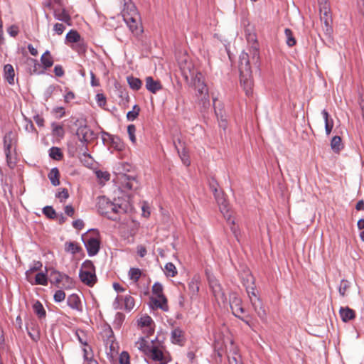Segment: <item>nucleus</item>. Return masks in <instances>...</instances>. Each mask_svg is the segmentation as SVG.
I'll use <instances>...</instances> for the list:
<instances>
[{"instance_id": "obj_49", "label": "nucleus", "mask_w": 364, "mask_h": 364, "mask_svg": "<svg viewBox=\"0 0 364 364\" xmlns=\"http://www.w3.org/2000/svg\"><path fill=\"white\" fill-rule=\"evenodd\" d=\"M96 102L99 107L104 108L107 103V99L104 94L97 93L95 97Z\"/></svg>"}, {"instance_id": "obj_7", "label": "nucleus", "mask_w": 364, "mask_h": 364, "mask_svg": "<svg viewBox=\"0 0 364 364\" xmlns=\"http://www.w3.org/2000/svg\"><path fill=\"white\" fill-rule=\"evenodd\" d=\"M178 63L182 75L186 80H188L189 78L192 79L195 77L196 72L194 65L186 55H184L181 58H179L178 60Z\"/></svg>"}, {"instance_id": "obj_58", "label": "nucleus", "mask_w": 364, "mask_h": 364, "mask_svg": "<svg viewBox=\"0 0 364 364\" xmlns=\"http://www.w3.org/2000/svg\"><path fill=\"white\" fill-rule=\"evenodd\" d=\"M46 6L52 9L54 5L63 6V0H45Z\"/></svg>"}, {"instance_id": "obj_46", "label": "nucleus", "mask_w": 364, "mask_h": 364, "mask_svg": "<svg viewBox=\"0 0 364 364\" xmlns=\"http://www.w3.org/2000/svg\"><path fill=\"white\" fill-rule=\"evenodd\" d=\"M53 128V134L57 136L63 137L65 134V132L63 126L58 124L55 122L51 124Z\"/></svg>"}, {"instance_id": "obj_5", "label": "nucleus", "mask_w": 364, "mask_h": 364, "mask_svg": "<svg viewBox=\"0 0 364 364\" xmlns=\"http://www.w3.org/2000/svg\"><path fill=\"white\" fill-rule=\"evenodd\" d=\"M242 301L236 293H232L230 295V306L232 314L242 321L249 326H250V316L249 314L242 316L241 314L245 313V309L242 307Z\"/></svg>"}, {"instance_id": "obj_26", "label": "nucleus", "mask_w": 364, "mask_h": 364, "mask_svg": "<svg viewBox=\"0 0 364 364\" xmlns=\"http://www.w3.org/2000/svg\"><path fill=\"white\" fill-rule=\"evenodd\" d=\"M48 177L54 186L60 184V172L57 167L53 168L48 174Z\"/></svg>"}, {"instance_id": "obj_22", "label": "nucleus", "mask_w": 364, "mask_h": 364, "mask_svg": "<svg viewBox=\"0 0 364 364\" xmlns=\"http://www.w3.org/2000/svg\"><path fill=\"white\" fill-rule=\"evenodd\" d=\"M149 357L154 361L160 362L161 364H167L168 362V360L166 356H164L163 352L157 346H154L151 350Z\"/></svg>"}, {"instance_id": "obj_63", "label": "nucleus", "mask_w": 364, "mask_h": 364, "mask_svg": "<svg viewBox=\"0 0 364 364\" xmlns=\"http://www.w3.org/2000/svg\"><path fill=\"white\" fill-rule=\"evenodd\" d=\"M18 32V27L16 25H12L8 28V33L12 37H16Z\"/></svg>"}, {"instance_id": "obj_21", "label": "nucleus", "mask_w": 364, "mask_h": 364, "mask_svg": "<svg viewBox=\"0 0 364 364\" xmlns=\"http://www.w3.org/2000/svg\"><path fill=\"white\" fill-rule=\"evenodd\" d=\"M103 134L107 135V139H109V143H110L111 146L115 150L122 151L124 149V147H125L124 144L119 136L112 135L109 133H103Z\"/></svg>"}, {"instance_id": "obj_43", "label": "nucleus", "mask_w": 364, "mask_h": 364, "mask_svg": "<svg viewBox=\"0 0 364 364\" xmlns=\"http://www.w3.org/2000/svg\"><path fill=\"white\" fill-rule=\"evenodd\" d=\"M43 213L49 219L57 218V213L52 206L47 205L43 208Z\"/></svg>"}, {"instance_id": "obj_28", "label": "nucleus", "mask_w": 364, "mask_h": 364, "mask_svg": "<svg viewBox=\"0 0 364 364\" xmlns=\"http://www.w3.org/2000/svg\"><path fill=\"white\" fill-rule=\"evenodd\" d=\"M41 63L44 69H48L53 65V59L50 55V51L46 50L41 58Z\"/></svg>"}, {"instance_id": "obj_42", "label": "nucleus", "mask_w": 364, "mask_h": 364, "mask_svg": "<svg viewBox=\"0 0 364 364\" xmlns=\"http://www.w3.org/2000/svg\"><path fill=\"white\" fill-rule=\"evenodd\" d=\"M350 288V282L346 279H342L341 281L338 292L342 297H344L346 294V291Z\"/></svg>"}, {"instance_id": "obj_36", "label": "nucleus", "mask_w": 364, "mask_h": 364, "mask_svg": "<svg viewBox=\"0 0 364 364\" xmlns=\"http://www.w3.org/2000/svg\"><path fill=\"white\" fill-rule=\"evenodd\" d=\"M102 337L106 338L107 342H112V338H114V333L109 324H105L103 326V331L102 332Z\"/></svg>"}, {"instance_id": "obj_19", "label": "nucleus", "mask_w": 364, "mask_h": 364, "mask_svg": "<svg viewBox=\"0 0 364 364\" xmlns=\"http://www.w3.org/2000/svg\"><path fill=\"white\" fill-rule=\"evenodd\" d=\"M122 186L128 190H136L139 188V183L134 176L124 174L123 176Z\"/></svg>"}, {"instance_id": "obj_25", "label": "nucleus", "mask_w": 364, "mask_h": 364, "mask_svg": "<svg viewBox=\"0 0 364 364\" xmlns=\"http://www.w3.org/2000/svg\"><path fill=\"white\" fill-rule=\"evenodd\" d=\"M321 114L323 115V117L324 119V121H325V131H326V134L327 135H329L331 134V132H332V129H333V120L332 118H331L328 112L326 110V109H323L322 112H321Z\"/></svg>"}, {"instance_id": "obj_62", "label": "nucleus", "mask_w": 364, "mask_h": 364, "mask_svg": "<svg viewBox=\"0 0 364 364\" xmlns=\"http://www.w3.org/2000/svg\"><path fill=\"white\" fill-rule=\"evenodd\" d=\"M53 29L58 35H61L64 32L65 27L62 23H56L53 26Z\"/></svg>"}, {"instance_id": "obj_57", "label": "nucleus", "mask_w": 364, "mask_h": 364, "mask_svg": "<svg viewBox=\"0 0 364 364\" xmlns=\"http://www.w3.org/2000/svg\"><path fill=\"white\" fill-rule=\"evenodd\" d=\"M96 176L100 179H103L105 181H107L110 178V174L107 171H102L101 170H98L95 172Z\"/></svg>"}, {"instance_id": "obj_39", "label": "nucleus", "mask_w": 364, "mask_h": 364, "mask_svg": "<svg viewBox=\"0 0 364 364\" xmlns=\"http://www.w3.org/2000/svg\"><path fill=\"white\" fill-rule=\"evenodd\" d=\"M66 41L70 43H78L80 40V35L77 31L70 30L66 35Z\"/></svg>"}, {"instance_id": "obj_11", "label": "nucleus", "mask_w": 364, "mask_h": 364, "mask_svg": "<svg viewBox=\"0 0 364 364\" xmlns=\"http://www.w3.org/2000/svg\"><path fill=\"white\" fill-rule=\"evenodd\" d=\"M12 132H9L6 133L4 137V153L6 155V162L10 167H13L15 164L14 161H12L11 159V146H12Z\"/></svg>"}, {"instance_id": "obj_48", "label": "nucleus", "mask_w": 364, "mask_h": 364, "mask_svg": "<svg viewBox=\"0 0 364 364\" xmlns=\"http://www.w3.org/2000/svg\"><path fill=\"white\" fill-rule=\"evenodd\" d=\"M152 293L156 295L157 297L160 296H165L163 294V286L159 282H155L152 286Z\"/></svg>"}, {"instance_id": "obj_53", "label": "nucleus", "mask_w": 364, "mask_h": 364, "mask_svg": "<svg viewBox=\"0 0 364 364\" xmlns=\"http://www.w3.org/2000/svg\"><path fill=\"white\" fill-rule=\"evenodd\" d=\"M135 132H136V127L134 124H129L127 127V132H128L129 139L133 143L136 142Z\"/></svg>"}, {"instance_id": "obj_16", "label": "nucleus", "mask_w": 364, "mask_h": 364, "mask_svg": "<svg viewBox=\"0 0 364 364\" xmlns=\"http://www.w3.org/2000/svg\"><path fill=\"white\" fill-rule=\"evenodd\" d=\"M145 86L148 91L151 93H156L158 91L162 90L163 87L159 80H155L151 76H148L145 79Z\"/></svg>"}, {"instance_id": "obj_34", "label": "nucleus", "mask_w": 364, "mask_h": 364, "mask_svg": "<svg viewBox=\"0 0 364 364\" xmlns=\"http://www.w3.org/2000/svg\"><path fill=\"white\" fill-rule=\"evenodd\" d=\"M174 146H175V148L177 150L178 154L181 161H183V164H185L187 166H189L191 161H190L189 155H188V153L186 149L183 148L182 150L180 151L178 149L176 142H174Z\"/></svg>"}, {"instance_id": "obj_8", "label": "nucleus", "mask_w": 364, "mask_h": 364, "mask_svg": "<svg viewBox=\"0 0 364 364\" xmlns=\"http://www.w3.org/2000/svg\"><path fill=\"white\" fill-rule=\"evenodd\" d=\"M82 240L90 257L96 255L100 248V241L97 237L82 236Z\"/></svg>"}, {"instance_id": "obj_10", "label": "nucleus", "mask_w": 364, "mask_h": 364, "mask_svg": "<svg viewBox=\"0 0 364 364\" xmlns=\"http://www.w3.org/2000/svg\"><path fill=\"white\" fill-rule=\"evenodd\" d=\"M76 134L80 141L87 143L97 137L96 134L87 125L80 126L77 128Z\"/></svg>"}, {"instance_id": "obj_29", "label": "nucleus", "mask_w": 364, "mask_h": 364, "mask_svg": "<svg viewBox=\"0 0 364 364\" xmlns=\"http://www.w3.org/2000/svg\"><path fill=\"white\" fill-rule=\"evenodd\" d=\"M331 149L335 153H339L343 149L341 138L339 136H334L331 141Z\"/></svg>"}, {"instance_id": "obj_9", "label": "nucleus", "mask_w": 364, "mask_h": 364, "mask_svg": "<svg viewBox=\"0 0 364 364\" xmlns=\"http://www.w3.org/2000/svg\"><path fill=\"white\" fill-rule=\"evenodd\" d=\"M124 21L134 36H138L141 34L143 29L140 15H136V16H129L127 15V18L124 19Z\"/></svg>"}, {"instance_id": "obj_51", "label": "nucleus", "mask_w": 364, "mask_h": 364, "mask_svg": "<svg viewBox=\"0 0 364 364\" xmlns=\"http://www.w3.org/2000/svg\"><path fill=\"white\" fill-rule=\"evenodd\" d=\"M250 53L252 55V60L255 63H257L259 57V49L257 45L252 46L250 49Z\"/></svg>"}, {"instance_id": "obj_55", "label": "nucleus", "mask_w": 364, "mask_h": 364, "mask_svg": "<svg viewBox=\"0 0 364 364\" xmlns=\"http://www.w3.org/2000/svg\"><path fill=\"white\" fill-rule=\"evenodd\" d=\"M54 301L55 302H61L65 299V293L61 290H57L53 296Z\"/></svg>"}, {"instance_id": "obj_41", "label": "nucleus", "mask_w": 364, "mask_h": 364, "mask_svg": "<svg viewBox=\"0 0 364 364\" xmlns=\"http://www.w3.org/2000/svg\"><path fill=\"white\" fill-rule=\"evenodd\" d=\"M124 309L127 311H130L134 307V299L130 295H127L124 298Z\"/></svg>"}, {"instance_id": "obj_60", "label": "nucleus", "mask_w": 364, "mask_h": 364, "mask_svg": "<svg viewBox=\"0 0 364 364\" xmlns=\"http://www.w3.org/2000/svg\"><path fill=\"white\" fill-rule=\"evenodd\" d=\"M82 351L84 360H88L89 357H94L93 351L90 346H88V348H84Z\"/></svg>"}, {"instance_id": "obj_15", "label": "nucleus", "mask_w": 364, "mask_h": 364, "mask_svg": "<svg viewBox=\"0 0 364 364\" xmlns=\"http://www.w3.org/2000/svg\"><path fill=\"white\" fill-rule=\"evenodd\" d=\"M136 346L139 350L142 351L146 355L149 356L151 353V350L154 348V341H151V343L143 337H141L139 341L135 343Z\"/></svg>"}, {"instance_id": "obj_38", "label": "nucleus", "mask_w": 364, "mask_h": 364, "mask_svg": "<svg viewBox=\"0 0 364 364\" xmlns=\"http://www.w3.org/2000/svg\"><path fill=\"white\" fill-rule=\"evenodd\" d=\"M284 35L286 37V43L289 47H292L296 45V41L293 35V32L290 28H285Z\"/></svg>"}, {"instance_id": "obj_37", "label": "nucleus", "mask_w": 364, "mask_h": 364, "mask_svg": "<svg viewBox=\"0 0 364 364\" xmlns=\"http://www.w3.org/2000/svg\"><path fill=\"white\" fill-rule=\"evenodd\" d=\"M62 282L60 288H64L66 289H72L74 287V282L73 279L69 277L68 274L63 273L62 274Z\"/></svg>"}, {"instance_id": "obj_6", "label": "nucleus", "mask_w": 364, "mask_h": 364, "mask_svg": "<svg viewBox=\"0 0 364 364\" xmlns=\"http://www.w3.org/2000/svg\"><path fill=\"white\" fill-rule=\"evenodd\" d=\"M246 291L255 311L261 319H264L267 314L266 311L263 307L262 300L258 295L255 287H246Z\"/></svg>"}, {"instance_id": "obj_50", "label": "nucleus", "mask_w": 364, "mask_h": 364, "mask_svg": "<svg viewBox=\"0 0 364 364\" xmlns=\"http://www.w3.org/2000/svg\"><path fill=\"white\" fill-rule=\"evenodd\" d=\"M55 197L60 199V201L62 203L65 200L69 198V193L67 188H62L60 191L58 192L55 194Z\"/></svg>"}, {"instance_id": "obj_45", "label": "nucleus", "mask_w": 364, "mask_h": 364, "mask_svg": "<svg viewBox=\"0 0 364 364\" xmlns=\"http://www.w3.org/2000/svg\"><path fill=\"white\" fill-rule=\"evenodd\" d=\"M141 275V271L139 268H131L129 271V279L134 281L135 282H138L140 277Z\"/></svg>"}, {"instance_id": "obj_35", "label": "nucleus", "mask_w": 364, "mask_h": 364, "mask_svg": "<svg viewBox=\"0 0 364 364\" xmlns=\"http://www.w3.org/2000/svg\"><path fill=\"white\" fill-rule=\"evenodd\" d=\"M48 284L47 274L43 272L37 273L33 282V285H43Z\"/></svg>"}, {"instance_id": "obj_27", "label": "nucleus", "mask_w": 364, "mask_h": 364, "mask_svg": "<svg viewBox=\"0 0 364 364\" xmlns=\"http://www.w3.org/2000/svg\"><path fill=\"white\" fill-rule=\"evenodd\" d=\"M33 310L34 313L37 315V316L41 319L44 318L46 316V311L41 304V302L38 300H36L33 304Z\"/></svg>"}, {"instance_id": "obj_31", "label": "nucleus", "mask_w": 364, "mask_h": 364, "mask_svg": "<svg viewBox=\"0 0 364 364\" xmlns=\"http://www.w3.org/2000/svg\"><path fill=\"white\" fill-rule=\"evenodd\" d=\"M49 156L55 161H60L63 159V153L59 147L52 146L49 151Z\"/></svg>"}, {"instance_id": "obj_4", "label": "nucleus", "mask_w": 364, "mask_h": 364, "mask_svg": "<svg viewBox=\"0 0 364 364\" xmlns=\"http://www.w3.org/2000/svg\"><path fill=\"white\" fill-rule=\"evenodd\" d=\"M80 281L88 287H93L97 282L95 267L91 260H85L79 272Z\"/></svg>"}, {"instance_id": "obj_32", "label": "nucleus", "mask_w": 364, "mask_h": 364, "mask_svg": "<svg viewBox=\"0 0 364 364\" xmlns=\"http://www.w3.org/2000/svg\"><path fill=\"white\" fill-rule=\"evenodd\" d=\"M82 248L75 242H66L65 243V251L67 252H70L73 255H75L78 253Z\"/></svg>"}, {"instance_id": "obj_24", "label": "nucleus", "mask_w": 364, "mask_h": 364, "mask_svg": "<svg viewBox=\"0 0 364 364\" xmlns=\"http://www.w3.org/2000/svg\"><path fill=\"white\" fill-rule=\"evenodd\" d=\"M62 272L53 269L49 275V280L52 284H54L56 287L60 288L62 282Z\"/></svg>"}, {"instance_id": "obj_61", "label": "nucleus", "mask_w": 364, "mask_h": 364, "mask_svg": "<svg viewBox=\"0 0 364 364\" xmlns=\"http://www.w3.org/2000/svg\"><path fill=\"white\" fill-rule=\"evenodd\" d=\"M76 336L79 341V342L82 344L83 346H87V342L85 339H84L82 336H81V334L85 336V332L83 331H77L76 333Z\"/></svg>"}, {"instance_id": "obj_54", "label": "nucleus", "mask_w": 364, "mask_h": 364, "mask_svg": "<svg viewBox=\"0 0 364 364\" xmlns=\"http://www.w3.org/2000/svg\"><path fill=\"white\" fill-rule=\"evenodd\" d=\"M129 355L127 351H122L119 355V362L120 364H130Z\"/></svg>"}, {"instance_id": "obj_14", "label": "nucleus", "mask_w": 364, "mask_h": 364, "mask_svg": "<svg viewBox=\"0 0 364 364\" xmlns=\"http://www.w3.org/2000/svg\"><path fill=\"white\" fill-rule=\"evenodd\" d=\"M150 306L152 309H160L164 311H167L168 310L167 299L165 296H156V298L151 297Z\"/></svg>"}, {"instance_id": "obj_3", "label": "nucleus", "mask_w": 364, "mask_h": 364, "mask_svg": "<svg viewBox=\"0 0 364 364\" xmlns=\"http://www.w3.org/2000/svg\"><path fill=\"white\" fill-rule=\"evenodd\" d=\"M210 188L212 191V192L214 194L215 198L220 207V210L221 213L224 215L225 217L228 216L227 221L228 223L231 225L230 230L232 232L233 235H235V238L237 241H240L239 240V235L240 232L237 228V227L235 225V221L231 219L230 215L228 214V204L226 200V199L224 197V195L223 193L219 191L218 190V183L215 180H212L209 183Z\"/></svg>"}, {"instance_id": "obj_12", "label": "nucleus", "mask_w": 364, "mask_h": 364, "mask_svg": "<svg viewBox=\"0 0 364 364\" xmlns=\"http://www.w3.org/2000/svg\"><path fill=\"white\" fill-rule=\"evenodd\" d=\"M319 11L321 14V21H323L325 24L326 31L331 30L332 17L331 14L330 4H325V3H323V6H321L319 8Z\"/></svg>"}, {"instance_id": "obj_2", "label": "nucleus", "mask_w": 364, "mask_h": 364, "mask_svg": "<svg viewBox=\"0 0 364 364\" xmlns=\"http://www.w3.org/2000/svg\"><path fill=\"white\" fill-rule=\"evenodd\" d=\"M97 208L101 215L113 221L119 220V215L126 212V210L121 205L112 202L105 196L98 197Z\"/></svg>"}, {"instance_id": "obj_59", "label": "nucleus", "mask_w": 364, "mask_h": 364, "mask_svg": "<svg viewBox=\"0 0 364 364\" xmlns=\"http://www.w3.org/2000/svg\"><path fill=\"white\" fill-rule=\"evenodd\" d=\"M43 267V264L40 261H34L33 265L28 269V272H34L41 270Z\"/></svg>"}, {"instance_id": "obj_1", "label": "nucleus", "mask_w": 364, "mask_h": 364, "mask_svg": "<svg viewBox=\"0 0 364 364\" xmlns=\"http://www.w3.org/2000/svg\"><path fill=\"white\" fill-rule=\"evenodd\" d=\"M239 71L240 85L243 87L246 95L250 96L253 91V80L249 54L245 52H242L240 55Z\"/></svg>"}, {"instance_id": "obj_23", "label": "nucleus", "mask_w": 364, "mask_h": 364, "mask_svg": "<svg viewBox=\"0 0 364 364\" xmlns=\"http://www.w3.org/2000/svg\"><path fill=\"white\" fill-rule=\"evenodd\" d=\"M4 79L10 85L14 84L15 73L13 66L11 64H6L4 67Z\"/></svg>"}, {"instance_id": "obj_64", "label": "nucleus", "mask_w": 364, "mask_h": 364, "mask_svg": "<svg viewBox=\"0 0 364 364\" xmlns=\"http://www.w3.org/2000/svg\"><path fill=\"white\" fill-rule=\"evenodd\" d=\"M73 226L74 228L80 230L84 228L85 223L82 220L77 219L73 222Z\"/></svg>"}, {"instance_id": "obj_33", "label": "nucleus", "mask_w": 364, "mask_h": 364, "mask_svg": "<svg viewBox=\"0 0 364 364\" xmlns=\"http://www.w3.org/2000/svg\"><path fill=\"white\" fill-rule=\"evenodd\" d=\"M127 82L129 87L134 90H139L142 85V82L139 78L128 76L127 77Z\"/></svg>"}, {"instance_id": "obj_44", "label": "nucleus", "mask_w": 364, "mask_h": 364, "mask_svg": "<svg viewBox=\"0 0 364 364\" xmlns=\"http://www.w3.org/2000/svg\"><path fill=\"white\" fill-rule=\"evenodd\" d=\"M140 112V107L139 105H134L132 110L129 111L127 114V118L129 121H134L138 117Z\"/></svg>"}, {"instance_id": "obj_13", "label": "nucleus", "mask_w": 364, "mask_h": 364, "mask_svg": "<svg viewBox=\"0 0 364 364\" xmlns=\"http://www.w3.org/2000/svg\"><path fill=\"white\" fill-rule=\"evenodd\" d=\"M121 3L123 4V9L122 11L123 19L127 18V15L129 16L139 15L136 6L132 0H121Z\"/></svg>"}, {"instance_id": "obj_30", "label": "nucleus", "mask_w": 364, "mask_h": 364, "mask_svg": "<svg viewBox=\"0 0 364 364\" xmlns=\"http://www.w3.org/2000/svg\"><path fill=\"white\" fill-rule=\"evenodd\" d=\"M54 17L55 19H57L58 21L65 22V23H68V25H70L71 18H70V15L65 11V9H64L60 11H54Z\"/></svg>"}, {"instance_id": "obj_52", "label": "nucleus", "mask_w": 364, "mask_h": 364, "mask_svg": "<svg viewBox=\"0 0 364 364\" xmlns=\"http://www.w3.org/2000/svg\"><path fill=\"white\" fill-rule=\"evenodd\" d=\"M75 50L80 55L85 54L87 51V46L85 43L79 41L75 46Z\"/></svg>"}, {"instance_id": "obj_47", "label": "nucleus", "mask_w": 364, "mask_h": 364, "mask_svg": "<svg viewBox=\"0 0 364 364\" xmlns=\"http://www.w3.org/2000/svg\"><path fill=\"white\" fill-rule=\"evenodd\" d=\"M153 323V320L149 316H144L138 321V325L141 327H149Z\"/></svg>"}, {"instance_id": "obj_18", "label": "nucleus", "mask_w": 364, "mask_h": 364, "mask_svg": "<svg viewBox=\"0 0 364 364\" xmlns=\"http://www.w3.org/2000/svg\"><path fill=\"white\" fill-rule=\"evenodd\" d=\"M184 331L179 327L175 328L171 333V341L173 344L183 346L185 341Z\"/></svg>"}, {"instance_id": "obj_40", "label": "nucleus", "mask_w": 364, "mask_h": 364, "mask_svg": "<svg viewBox=\"0 0 364 364\" xmlns=\"http://www.w3.org/2000/svg\"><path fill=\"white\" fill-rule=\"evenodd\" d=\"M164 269L167 277H174L178 273L176 266L172 262L166 263Z\"/></svg>"}, {"instance_id": "obj_20", "label": "nucleus", "mask_w": 364, "mask_h": 364, "mask_svg": "<svg viewBox=\"0 0 364 364\" xmlns=\"http://www.w3.org/2000/svg\"><path fill=\"white\" fill-rule=\"evenodd\" d=\"M339 314L342 321L345 323H347L355 318V311L348 306L341 307Z\"/></svg>"}, {"instance_id": "obj_56", "label": "nucleus", "mask_w": 364, "mask_h": 364, "mask_svg": "<svg viewBox=\"0 0 364 364\" xmlns=\"http://www.w3.org/2000/svg\"><path fill=\"white\" fill-rule=\"evenodd\" d=\"M188 289L193 294H196L199 291V287L196 280L192 279L188 283Z\"/></svg>"}, {"instance_id": "obj_17", "label": "nucleus", "mask_w": 364, "mask_h": 364, "mask_svg": "<svg viewBox=\"0 0 364 364\" xmlns=\"http://www.w3.org/2000/svg\"><path fill=\"white\" fill-rule=\"evenodd\" d=\"M68 306L73 310L79 312L82 311V306L80 298L76 294H72L67 299Z\"/></svg>"}]
</instances>
